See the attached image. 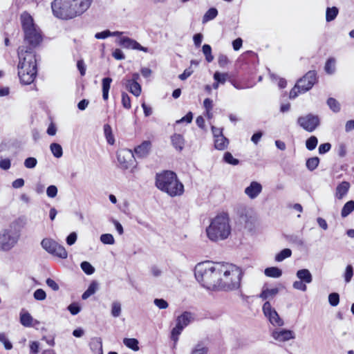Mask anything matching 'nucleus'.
<instances>
[{
  "mask_svg": "<svg viewBox=\"0 0 354 354\" xmlns=\"http://www.w3.org/2000/svg\"><path fill=\"white\" fill-rule=\"evenodd\" d=\"M208 348L202 343H198L192 349L190 354H207Z\"/></svg>",
  "mask_w": 354,
  "mask_h": 354,
  "instance_id": "37",
  "label": "nucleus"
},
{
  "mask_svg": "<svg viewBox=\"0 0 354 354\" xmlns=\"http://www.w3.org/2000/svg\"><path fill=\"white\" fill-rule=\"evenodd\" d=\"M33 296L36 300L43 301L46 299V294L43 289L39 288L35 291Z\"/></svg>",
  "mask_w": 354,
  "mask_h": 354,
  "instance_id": "53",
  "label": "nucleus"
},
{
  "mask_svg": "<svg viewBox=\"0 0 354 354\" xmlns=\"http://www.w3.org/2000/svg\"><path fill=\"white\" fill-rule=\"evenodd\" d=\"M171 139L174 147L179 151H182L185 144L183 136L180 134L175 133L171 136Z\"/></svg>",
  "mask_w": 354,
  "mask_h": 354,
  "instance_id": "21",
  "label": "nucleus"
},
{
  "mask_svg": "<svg viewBox=\"0 0 354 354\" xmlns=\"http://www.w3.org/2000/svg\"><path fill=\"white\" fill-rule=\"evenodd\" d=\"M285 237L286 241L298 247H303L304 245V240L302 236L299 234H292L286 235Z\"/></svg>",
  "mask_w": 354,
  "mask_h": 354,
  "instance_id": "23",
  "label": "nucleus"
},
{
  "mask_svg": "<svg viewBox=\"0 0 354 354\" xmlns=\"http://www.w3.org/2000/svg\"><path fill=\"white\" fill-rule=\"evenodd\" d=\"M207 236L212 241L226 239L231 233L230 218L226 213H221L211 220L206 228Z\"/></svg>",
  "mask_w": 354,
  "mask_h": 354,
  "instance_id": "5",
  "label": "nucleus"
},
{
  "mask_svg": "<svg viewBox=\"0 0 354 354\" xmlns=\"http://www.w3.org/2000/svg\"><path fill=\"white\" fill-rule=\"evenodd\" d=\"M222 264L209 261L198 263L194 270L196 280L207 289L219 290Z\"/></svg>",
  "mask_w": 354,
  "mask_h": 354,
  "instance_id": "2",
  "label": "nucleus"
},
{
  "mask_svg": "<svg viewBox=\"0 0 354 354\" xmlns=\"http://www.w3.org/2000/svg\"><path fill=\"white\" fill-rule=\"evenodd\" d=\"M100 241L104 244L113 245L115 243V239L111 234H103L100 236Z\"/></svg>",
  "mask_w": 354,
  "mask_h": 354,
  "instance_id": "48",
  "label": "nucleus"
},
{
  "mask_svg": "<svg viewBox=\"0 0 354 354\" xmlns=\"http://www.w3.org/2000/svg\"><path fill=\"white\" fill-rule=\"evenodd\" d=\"M297 277L305 283H310L313 281V275L308 269H301L296 273Z\"/></svg>",
  "mask_w": 354,
  "mask_h": 354,
  "instance_id": "19",
  "label": "nucleus"
},
{
  "mask_svg": "<svg viewBox=\"0 0 354 354\" xmlns=\"http://www.w3.org/2000/svg\"><path fill=\"white\" fill-rule=\"evenodd\" d=\"M33 318L28 312L20 313V323L25 327H30L32 326Z\"/></svg>",
  "mask_w": 354,
  "mask_h": 354,
  "instance_id": "26",
  "label": "nucleus"
},
{
  "mask_svg": "<svg viewBox=\"0 0 354 354\" xmlns=\"http://www.w3.org/2000/svg\"><path fill=\"white\" fill-rule=\"evenodd\" d=\"M339 13V10L337 7L327 8L326 11V20L329 22L334 20Z\"/></svg>",
  "mask_w": 354,
  "mask_h": 354,
  "instance_id": "29",
  "label": "nucleus"
},
{
  "mask_svg": "<svg viewBox=\"0 0 354 354\" xmlns=\"http://www.w3.org/2000/svg\"><path fill=\"white\" fill-rule=\"evenodd\" d=\"M68 310L73 315H75L80 312L81 308L77 304L73 303L68 306Z\"/></svg>",
  "mask_w": 354,
  "mask_h": 354,
  "instance_id": "56",
  "label": "nucleus"
},
{
  "mask_svg": "<svg viewBox=\"0 0 354 354\" xmlns=\"http://www.w3.org/2000/svg\"><path fill=\"white\" fill-rule=\"evenodd\" d=\"M354 210V201H349L342 207L341 216L344 218L348 216Z\"/></svg>",
  "mask_w": 354,
  "mask_h": 354,
  "instance_id": "30",
  "label": "nucleus"
},
{
  "mask_svg": "<svg viewBox=\"0 0 354 354\" xmlns=\"http://www.w3.org/2000/svg\"><path fill=\"white\" fill-rule=\"evenodd\" d=\"M319 158L318 157L310 158L306 160V166L310 171L315 170L319 165Z\"/></svg>",
  "mask_w": 354,
  "mask_h": 354,
  "instance_id": "36",
  "label": "nucleus"
},
{
  "mask_svg": "<svg viewBox=\"0 0 354 354\" xmlns=\"http://www.w3.org/2000/svg\"><path fill=\"white\" fill-rule=\"evenodd\" d=\"M121 314V304L118 301H114L111 305V315L114 317H118Z\"/></svg>",
  "mask_w": 354,
  "mask_h": 354,
  "instance_id": "45",
  "label": "nucleus"
},
{
  "mask_svg": "<svg viewBox=\"0 0 354 354\" xmlns=\"http://www.w3.org/2000/svg\"><path fill=\"white\" fill-rule=\"evenodd\" d=\"M220 277L219 290H232L238 289L241 285L243 275L241 269L232 263H223Z\"/></svg>",
  "mask_w": 354,
  "mask_h": 354,
  "instance_id": "6",
  "label": "nucleus"
},
{
  "mask_svg": "<svg viewBox=\"0 0 354 354\" xmlns=\"http://www.w3.org/2000/svg\"><path fill=\"white\" fill-rule=\"evenodd\" d=\"M193 119V114L191 111L188 112L184 117H183L181 119L176 121L177 124L186 122V123H190L192 122Z\"/></svg>",
  "mask_w": 354,
  "mask_h": 354,
  "instance_id": "58",
  "label": "nucleus"
},
{
  "mask_svg": "<svg viewBox=\"0 0 354 354\" xmlns=\"http://www.w3.org/2000/svg\"><path fill=\"white\" fill-rule=\"evenodd\" d=\"M122 84L135 96L138 97L141 93V86L135 80H122Z\"/></svg>",
  "mask_w": 354,
  "mask_h": 354,
  "instance_id": "17",
  "label": "nucleus"
},
{
  "mask_svg": "<svg viewBox=\"0 0 354 354\" xmlns=\"http://www.w3.org/2000/svg\"><path fill=\"white\" fill-rule=\"evenodd\" d=\"M328 302L332 306H337L339 302V295L337 292L330 293L328 295Z\"/></svg>",
  "mask_w": 354,
  "mask_h": 354,
  "instance_id": "49",
  "label": "nucleus"
},
{
  "mask_svg": "<svg viewBox=\"0 0 354 354\" xmlns=\"http://www.w3.org/2000/svg\"><path fill=\"white\" fill-rule=\"evenodd\" d=\"M229 145V140L225 136H219L214 138V147L218 150L225 149Z\"/></svg>",
  "mask_w": 354,
  "mask_h": 354,
  "instance_id": "25",
  "label": "nucleus"
},
{
  "mask_svg": "<svg viewBox=\"0 0 354 354\" xmlns=\"http://www.w3.org/2000/svg\"><path fill=\"white\" fill-rule=\"evenodd\" d=\"M50 149L52 153L53 154V156L55 158H59L62 156L63 150H62V146L59 144L55 143V142L52 143L50 145Z\"/></svg>",
  "mask_w": 354,
  "mask_h": 354,
  "instance_id": "34",
  "label": "nucleus"
},
{
  "mask_svg": "<svg viewBox=\"0 0 354 354\" xmlns=\"http://www.w3.org/2000/svg\"><path fill=\"white\" fill-rule=\"evenodd\" d=\"M153 303L160 309H166L168 307V303L163 299H155Z\"/></svg>",
  "mask_w": 354,
  "mask_h": 354,
  "instance_id": "55",
  "label": "nucleus"
},
{
  "mask_svg": "<svg viewBox=\"0 0 354 354\" xmlns=\"http://www.w3.org/2000/svg\"><path fill=\"white\" fill-rule=\"evenodd\" d=\"M80 267L86 274L90 275L93 274L95 272L94 267L88 261L82 262Z\"/></svg>",
  "mask_w": 354,
  "mask_h": 354,
  "instance_id": "44",
  "label": "nucleus"
},
{
  "mask_svg": "<svg viewBox=\"0 0 354 354\" xmlns=\"http://www.w3.org/2000/svg\"><path fill=\"white\" fill-rule=\"evenodd\" d=\"M324 69L328 74H333L335 71V59L333 57L329 58L325 64Z\"/></svg>",
  "mask_w": 354,
  "mask_h": 354,
  "instance_id": "40",
  "label": "nucleus"
},
{
  "mask_svg": "<svg viewBox=\"0 0 354 354\" xmlns=\"http://www.w3.org/2000/svg\"><path fill=\"white\" fill-rule=\"evenodd\" d=\"M265 274L269 277L279 278L282 275L281 269L277 267H270L265 269Z\"/></svg>",
  "mask_w": 354,
  "mask_h": 354,
  "instance_id": "27",
  "label": "nucleus"
},
{
  "mask_svg": "<svg viewBox=\"0 0 354 354\" xmlns=\"http://www.w3.org/2000/svg\"><path fill=\"white\" fill-rule=\"evenodd\" d=\"M91 3L92 0H54L51 8L55 17L69 19L83 14Z\"/></svg>",
  "mask_w": 354,
  "mask_h": 354,
  "instance_id": "3",
  "label": "nucleus"
},
{
  "mask_svg": "<svg viewBox=\"0 0 354 354\" xmlns=\"http://www.w3.org/2000/svg\"><path fill=\"white\" fill-rule=\"evenodd\" d=\"M0 342H1L6 350H10L12 348V343L8 339L5 333H0Z\"/></svg>",
  "mask_w": 354,
  "mask_h": 354,
  "instance_id": "50",
  "label": "nucleus"
},
{
  "mask_svg": "<svg viewBox=\"0 0 354 354\" xmlns=\"http://www.w3.org/2000/svg\"><path fill=\"white\" fill-rule=\"evenodd\" d=\"M151 149V142L149 140H145L134 148L133 154L138 158H144L149 154Z\"/></svg>",
  "mask_w": 354,
  "mask_h": 354,
  "instance_id": "14",
  "label": "nucleus"
},
{
  "mask_svg": "<svg viewBox=\"0 0 354 354\" xmlns=\"http://www.w3.org/2000/svg\"><path fill=\"white\" fill-rule=\"evenodd\" d=\"M46 194L50 198H55L57 194V188L55 185H50L47 187Z\"/></svg>",
  "mask_w": 354,
  "mask_h": 354,
  "instance_id": "57",
  "label": "nucleus"
},
{
  "mask_svg": "<svg viewBox=\"0 0 354 354\" xmlns=\"http://www.w3.org/2000/svg\"><path fill=\"white\" fill-rule=\"evenodd\" d=\"M218 15V10L215 8H209L203 17V23L214 19Z\"/></svg>",
  "mask_w": 354,
  "mask_h": 354,
  "instance_id": "31",
  "label": "nucleus"
},
{
  "mask_svg": "<svg viewBox=\"0 0 354 354\" xmlns=\"http://www.w3.org/2000/svg\"><path fill=\"white\" fill-rule=\"evenodd\" d=\"M117 42L124 48L141 50L145 53H149L150 50L148 48L141 46L137 41L128 37H120Z\"/></svg>",
  "mask_w": 354,
  "mask_h": 354,
  "instance_id": "12",
  "label": "nucleus"
},
{
  "mask_svg": "<svg viewBox=\"0 0 354 354\" xmlns=\"http://www.w3.org/2000/svg\"><path fill=\"white\" fill-rule=\"evenodd\" d=\"M223 159L225 162L232 165H237L239 163V160L234 158L232 153L228 151L224 153Z\"/></svg>",
  "mask_w": 354,
  "mask_h": 354,
  "instance_id": "47",
  "label": "nucleus"
},
{
  "mask_svg": "<svg viewBox=\"0 0 354 354\" xmlns=\"http://www.w3.org/2000/svg\"><path fill=\"white\" fill-rule=\"evenodd\" d=\"M353 276V268L351 265H348L346 267L345 272L344 273V278L346 283H349Z\"/></svg>",
  "mask_w": 354,
  "mask_h": 354,
  "instance_id": "46",
  "label": "nucleus"
},
{
  "mask_svg": "<svg viewBox=\"0 0 354 354\" xmlns=\"http://www.w3.org/2000/svg\"><path fill=\"white\" fill-rule=\"evenodd\" d=\"M317 82V73L315 71H310L300 78L290 92L289 97L295 99L299 93H305L309 91Z\"/></svg>",
  "mask_w": 354,
  "mask_h": 354,
  "instance_id": "7",
  "label": "nucleus"
},
{
  "mask_svg": "<svg viewBox=\"0 0 354 354\" xmlns=\"http://www.w3.org/2000/svg\"><path fill=\"white\" fill-rule=\"evenodd\" d=\"M203 53L205 57L206 61L209 63L214 59V56L212 55V48L209 44H204L202 48Z\"/></svg>",
  "mask_w": 354,
  "mask_h": 354,
  "instance_id": "39",
  "label": "nucleus"
},
{
  "mask_svg": "<svg viewBox=\"0 0 354 354\" xmlns=\"http://www.w3.org/2000/svg\"><path fill=\"white\" fill-rule=\"evenodd\" d=\"M123 343L126 346L135 351L139 350L138 341L135 338H124Z\"/></svg>",
  "mask_w": 354,
  "mask_h": 354,
  "instance_id": "32",
  "label": "nucleus"
},
{
  "mask_svg": "<svg viewBox=\"0 0 354 354\" xmlns=\"http://www.w3.org/2000/svg\"><path fill=\"white\" fill-rule=\"evenodd\" d=\"M292 251L288 248H285L282 250L279 253H278L275 257V261H282L285 259L288 258L291 256Z\"/></svg>",
  "mask_w": 354,
  "mask_h": 354,
  "instance_id": "38",
  "label": "nucleus"
},
{
  "mask_svg": "<svg viewBox=\"0 0 354 354\" xmlns=\"http://www.w3.org/2000/svg\"><path fill=\"white\" fill-rule=\"evenodd\" d=\"M331 148V145L328 142L324 143L319 145V153L320 154H324L328 152Z\"/></svg>",
  "mask_w": 354,
  "mask_h": 354,
  "instance_id": "63",
  "label": "nucleus"
},
{
  "mask_svg": "<svg viewBox=\"0 0 354 354\" xmlns=\"http://www.w3.org/2000/svg\"><path fill=\"white\" fill-rule=\"evenodd\" d=\"M183 328L178 324L171 330V339L174 341V348L176 347L178 340V336L182 333Z\"/></svg>",
  "mask_w": 354,
  "mask_h": 354,
  "instance_id": "33",
  "label": "nucleus"
},
{
  "mask_svg": "<svg viewBox=\"0 0 354 354\" xmlns=\"http://www.w3.org/2000/svg\"><path fill=\"white\" fill-rule=\"evenodd\" d=\"M19 231L3 229L0 231V252H9L14 248L20 239Z\"/></svg>",
  "mask_w": 354,
  "mask_h": 354,
  "instance_id": "8",
  "label": "nucleus"
},
{
  "mask_svg": "<svg viewBox=\"0 0 354 354\" xmlns=\"http://www.w3.org/2000/svg\"><path fill=\"white\" fill-rule=\"evenodd\" d=\"M112 79L111 77H104L102 80V98L107 100L109 98V91L111 87Z\"/></svg>",
  "mask_w": 354,
  "mask_h": 354,
  "instance_id": "24",
  "label": "nucleus"
},
{
  "mask_svg": "<svg viewBox=\"0 0 354 354\" xmlns=\"http://www.w3.org/2000/svg\"><path fill=\"white\" fill-rule=\"evenodd\" d=\"M108 37H111V31L109 30H106L100 32H97L95 35V37L97 39H104Z\"/></svg>",
  "mask_w": 354,
  "mask_h": 354,
  "instance_id": "60",
  "label": "nucleus"
},
{
  "mask_svg": "<svg viewBox=\"0 0 354 354\" xmlns=\"http://www.w3.org/2000/svg\"><path fill=\"white\" fill-rule=\"evenodd\" d=\"M263 312L265 316L269 319L271 324L274 326L283 325V319L279 317L277 312L272 308L269 301H266L263 305Z\"/></svg>",
  "mask_w": 354,
  "mask_h": 354,
  "instance_id": "11",
  "label": "nucleus"
},
{
  "mask_svg": "<svg viewBox=\"0 0 354 354\" xmlns=\"http://www.w3.org/2000/svg\"><path fill=\"white\" fill-rule=\"evenodd\" d=\"M97 288V283H95L94 281L92 282L89 285V286L87 288V290L82 294V299H86L89 297H91L92 295H93L96 292Z\"/></svg>",
  "mask_w": 354,
  "mask_h": 354,
  "instance_id": "35",
  "label": "nucleus"
},
{
  "mask_svg": "<svg viewBox=\"0 0 354 354\" xmlns=\"http://www.w3.org/2000/svg\"><path fill=\"white\" fill-rule=\"evenodd\" d=\"M279 292V289L278 288L270 289L263 287L261 294L259 295V297L263 300L272 299L276 296Z\"/></svg>",
  "mask_w": 354,
  "mask_h": 354,
  "instance_id": "20",
  "label": "nucleus"
},
{
  "mask_svg": "<svg viewBox=\"0 0 354 354\" xmlns=\"http://www.w3.org/2000/svg\"><path fill=\"white\" fill-rule=\"evenodd\" d=\"M39 342H32L30 344V354H37L39 352Z\"/></svg>",
  "mask_w": 354,
  "mask_h": 354,
  "instance_id": "62",
  "label": "nucleus"
},
{
  "mask_svg": "<svg viewBox=\"0 0 354 354\" xmlns=\"http://www.w3.org/2000/svg\"><path fill=\"white\" fill-rule=\"evenodd\" d=\"M317 143V137L312 136L306 141V147L308 150L312 151L316 148Z\"/></svg>",
  "mask_w": 354,
  "mask_h": 354,
  "instance_id": "43",
  "label": "nucleus"
},
{
  "mask_svg": "<svg viewBox=\"0 0 354 354\" xmlns=\"http://www.w3.org/2000/svg\"><path fill=\"white\" fill-rule=\"evenodd\" d=\"M103 129H104V136L106 139L107 142L109 145H113L115 142V138H114V136L112 133L111 127L109 124H106L104 125Z\"/></svg>",
  "mask_w": 354,
  "mask_h": 354,
  "instance_id": "28",
  "label": "nucleus"
},
{
  "mask_svg": "<svg viewBox=\"0 0 354 354\" xmlns=\"http://www.w3.org/2000/svg\"><path fill=\"white\" fill-rule=\"evenodd\" d=\"M133 157V152L130 149H121L117 153L118 161L124 169H127L130 167V162Z\"/></svg>",
  "mask_w": 354,
  "mask_h": 354,
  "instance_id": "13",
  "label": "nucleus"
},
{
  "mask_svg": "<svg viewBox=\"0 0 354 354\" xmlns=\"http://www.w3.org/2000/svg\"><path fill=\"white\" fill-rule=\"evenodd\" d=\"M327 104L330 109L335 113L340 111L339 103L333 97H329L327 100Z\"/></svg>",
  "mask_w": 354,
  "mask_h": 354,
  "instance_id": "41",
  "label": "nucleus"
},
{
  "mask_svg": "<svg viewBox=\"0 0 354 354\" xmlns=\"http://www.w3.org/2000/svg\"><path fill=\"white\" fill-rule=\"evenodd\" d=\"M261 191L262 185L257 181H252L250 185L245 189L244 193L250 199H254L260 194Z\"/></svg>",
  "mask_w": 354,
  "mask_h": 354,
  "instance_id": "16",
  "label": "nucleus"
},
{
  "mask_svg": "<svg viewBox=\"0 0 354 354\" xmlns=\"http://www.w3.org/2000/svg\"><path fill=\"white\" fill-rule=\"evenodd\" d=\"M37 160L35 158L29 157L24 161V166L28 169H32L36 167Z\"/></svg>",
  "mask_w": 354,
  "mask_h": 354,
  "instance_id": "52",
  "label": "nucleus"
},
{
  "mask_svg": "<svg viewBox=\"0 0 354 354\" xmlns=\"http://www.w3.org/2000/svg\"><path fill=\"white\" fill-rule=\"evenodd\" d=\"M113 57L117 60H122L125 59L124 54L119 49L116 48L112 53Z\"/></svg>",
  "mask_w": 354,
  "mask_h": 354,
  "instance_id": "59",
  "label": "nucleus"
},
{
  "mask_svg": "<svg viewBox=\"0 0 354 354\" xmlns=\"http://www.w3.org/2000/svg\"><path fill=\"white\" fill-rule=\"evenodd\" d=\"M297 122L299 127L308 132L314 131L320 124V120L318 115L308 113L299 116Z\"/></svg>",
  "mask_w": 354,
  "mask_h": 354,
  "instance_id": "10",
  "label": "nucleus"
},
{
  "mask_svg": "<svg viewBox=\"0 0 354 354\" xmlns=\"http://www.w3.org/2000/svg\"><path fill=\"white\" fill-rule=\"evenodd\" d=\"M194 320L193 314L185 311L176 319V324L184 328Z\"/></svg>",
  "mask_w": 354,
  "mask_h": 354,
  "instance_id": "18",
  "label": "nucleus"
},
{
  "mask_svg": "<svg viewBox=\"0 0 354 354\" xmlns=\"http://www.w3.org/2000/svg\"><path fill=\"white\" fill-rule=\"evenodd\" d=\"M229 78V74L227 73L215 72L214 74V80L218 82L221 84H224L226 80Z\"/></svg>",
  "mask_w": 354,
  "mask_h": 354,
  "instance_id": "42",
  "label": "nucleus"
},
{
  "mask_svg": "<svg viewBox=\"0 0 354 354\" xmlns=\"http://www.w3.org/2000/svg\"><path fill=\"white\" fill-rule=\"evenodd\" d=\"M292 287H293V288H295L296 290H301L303 292H305L307 290L306 283H305L304 282H303L300 280L295 281L292 283Z\"/></svg>",
  "mask_w": 354,
  "mask_h": 354,
  "instance_id": "54",
  "label": "nucleus"
},
{
  "mask_svg": "<svg viewBox=\"0 0 354 354\" xmlns=\"http://www.w3.org/2000/svg\"><path fill=\"white\" fill-rule=\"evenodd\" d=\"M20 19L25 45L18 48V75L23 84H30L34 81L37 72V59L34 49L41 43L43 37L40 28L30 14L24 12Z\"/></svg>",
  "mask_w": 354,
  "mask_h": 354,
  "instance_id": "1",
  "label": "nucleus"
},
{
  "mask_svg": "<svg viewBox=\"0 0 354 354\" xmlns=\"http://www.w3.org/2000/svg\"><path fill=\"white\" fill-rule=\"evenodd\" d=\"M122 104L124 108L129 109L131 108V99L127 93H122Z\"/></svg>",
  "mask_w": 354,
  "mask_h": 354,
  "instance_id": "51",
  "label": "nucleus"
},
{
  "mask_svg": "<svg viewBox=\"0 0 354 354\" xmlns=\"http://www.w3.org/2000/svg\"><path fill=\"white\" fill-rule=\"evenodd\" d=\"M272 336L274 339L279 342H286L295 338L293 331L286 329L275 330L272 332Z\"/></svg>",
  "mask_w": 354,
  "mask_h": 354,
  "instance_id": "15",
  "label": "nucleus"
},
{
  "mask_svg": "<svg viewBox=\"0 0 354 354\" xmlns=\"http://www.w3.org/2000/svg\"><path fill=\"white\" fill-rule=\"evenodd\" d=\"M11 162L8 158L2 159L0 160V168L3 170H8L10 168Z\"/></svg>",
  "mask_w": 354,
  "mask_h": 354,
  "instance_id": "61",
  "label": "nucleus"
},
{
  "mask_svg": "<svg viewBox=\"0 0 354 354\" xmlns=\"http://www.w3.org/2000/svg\"><path fill=\"white\" fill-rule=\"evenodd\" d=\"M194 71L191 68H186L184 72L179 75V79L181 80H185L188 78L192 73Z\"/></svg>",
  "mask_w": 354,
  "mask_h": 354,
  "instance_id": "64",
  "label": "nucleus"
},
{
  "mask_svg": "<svg viewBox=\"0 0 354 354\" xmlns=\"http://www.w3.org/2000/svg\"><path fill=\"white\" fill-rule=\"evenodd\" d=\"M156 186L171 197L181 196L184 193V185L178 180L176 174L171 171L157 174Z\"/></svg>",
  "mask_w": 354,
  "mask_h": 354,
  "instance_id": "4",
  "label": "nucleus"
},
{
  "mask_svg": "<svg viewBox=\"0 0 354 354\" xmlns=\"http://www.w3.org/2000/svg\"><path fill=\"white\" fill-rule=\"evenodd\" d=\"M349 187V183L346 181L342 182L336 188V197L339 199H342L347 194Z\"/></svg>",
  "mask_w": 354,
  "mask_h": 354,
  "instance_id": "22",
  "label": "nucleus"
},
{
  "mask_svg": "<svg viewBox=\"0 0 354 354\" xmlns=\"http://www.w3.org/2000/svg\"><path fill=\"white\" fill-rule=\"evenodd\" d=\"M41 245L46 251L55 256L62 259H66L68 257L64 247L52 239H44L41 241Z\"/></svg>",
  "mask_w": 354,
  "mask_h": 354,
  "instance_id": "9",
  "label": "nucleus"
}]
</instances>
